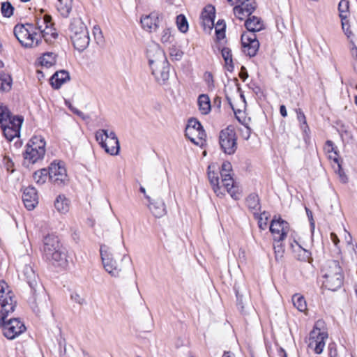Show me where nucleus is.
Masks as SVG:
<instances>
[{
    "label": "nucleus",
    "mask_w": 357,
    "mask_h": 357,
    "mask_svg": "<svg viewBox=\"0 0 357 357\" xmlns=\"http://www.w3.org/2000/svg\"><path fill=\"white\" fill-rule=\"evenodd\" d=\"M234 13L235 16L241 20H243L245 17L250 15L245 14V12L243 10V9L238 5L234 8Z\"/></svg>",
    "instance_id": "6e6d98bb"
},
{
    "label": "nucleus",
    "mask_w": 357,
    "mask_h": 357,
    "mask_svg": "<svg viewBox=\"0 0 357 357\" xmlns=\"http://www.w3.org/2000/svg\"><path fill=\"white\" fill-rule=\"evenodd\" d=\"M54 207L60 213L65 214L70 208V201L64 195H59L55 202Z\"/></svg>",
    "instance_id": "a878e982"
},
{
    "label": "nucleus",
    "mask_w": 357,
    "mask_h": 357,
    "mask_svg": "<svg viewBox=\"0 0 357 357\" xmlns=\"http://www.w3.org/2000/svg\"><path fill=\"white\" fill-rule=\"evenodd\" d=\"M13 33L22 46L26 48L37 47L42 43L41 36L35 31L33 23L15 25Z\"/></svg>",
    "instance_id": "20e7f679"
},
{
    "label": "nucleus",
    "mask_w": 357,
    "mask_h": 357,
    "mask_svg": "<svg viewBox=\"0 0 357 357\" xmlns=\"http://www.w3.org/2000/svg\"><path fill=\"white\" fill-rule=\"evenodd\" d=\"M245 26L248 31V33H255L264 29L262 21L256 16L249 17L245 22Z\"/></svg>",
    "instance_id": "5701e85b"
},
{
    "label": "nucleus",
    "mask_w": 357,
    "mask_h": 357,
    "mask_svg": "<svg viewBox=\"0 0 357 357\" xmlns=\"http://www.w3.org/2000/svg\"><path fill=\"white\" fill-rule=\"evenodd\" d=\"M245 203L248 209L254 215L258 214L257 212L260 210L261 205L259 196L257 194L252 193L249 195L245 199Z\"/></svg>",
    "instance_id": "393cba45"
},
{
    "label": "nucleus",
    "mask_w": 357,
    "mask_h": 357,
    "mask_svg": "<svg viewBox=\"0 0 357 357\" xmlns=\"http://www.w3.org/2000/svg\"><path fill=\"white\" fill-rule=\"evenodd\" d=\"M72 112L79 117L82 118V119L85 120L89 118L88 116H86L82 112L77 109V108H72Z\"/></svg>",
    "instance_id": "69168bd1"
},
{
    "label": "nucleus",
    "mask_w": 357,
    "mask_h": 357,
    "mask_svg": "<svg viewBox=\"0 0 357 357\" xmlns=\"http://www.w3.org/2000/svg\"><path fill=\"white\" fill-rule=\"evenodd\" d=\"M70 38L75 49L82 52L89 44V31L80 19H74L70 25Z\"/></svg>",
    "instance_id": "39448f33"
},
{
    "label": "nucleus",
    "mask_w": 357,
    "mask_h": 357,
    "mask_svg": "<svg viewBox=\"0 0 357 357\" xmlns=\"http://www.w3.org/2000/svg\"><path fill=\"white\" fill-rule=\"evenodd\" d=\"M183 52L176 45H172V47H169V55L172 59L176 61H179L181 59L183 56Z\"/></svg>",
    "instance_id": "de8ad7c7"
},
{
    "label": "nucleus",
    "mask_w": 357,
    "mask_h": 357,
    "mask_svg": "<svg viewBox=\"0 0 357 357\" xmlns=\"http://www.w3.org/2000/svg\"><path fill=\"white\" fill-rule=\"evenodd\" d=\"M321 272L324 278V285L331 291L340 289L344 282V274L337 260H329L324 265Z\"/></svg>",
    "instance_id": "7ed1b4c3"
},
{
    "label": "nucleus",
    "mask_w": 357,
    "mask_h": 357,
    "mask_svg": "<svg viewBox=\"0 0 357 357\" xmlns=\"http://www.w3.org/2000/svg\"><path fill=\"white\" fill-rule=\"evenodd\" d=\"M202 127L200 122L195 118L189 119L186 126V128H188V131L193 130L195 132L198 131Z\"/></svg>",
    "instance_id": "603ef678"
},
{
    "label": "nucleus",
    "mask_w": 357,
    "mask_h": 357,
    "mask_svg": "<svg viewBox=\"0 0 357 357\" xmlns=\"http://www.w3.org/2000/svg\"><path fill=\"white\" fill-rule=\"evenodd\" d=\"M241 7L247 15H251L257 7V3L255 0H243L238 5Z\"/></svg>",
    "instance_id": "4c0bfd02"
},
{
    "label": "nucleus",
    "mask_w": 357,
    "mask_h": 357,
    "mask_svg": "<svg viewBox=\"0 0 357 357\" xmlns=\"http://www.w3.org/2000/svg\"><path fill=\"white\" fill-rule=\"evenodd\" d=\"M204 80L206 82L208 89H213L214 88V80H213V77L212 73L210 72H206L204 73Z\"/></svg>",
    "instance_id": "4d7b16f0"
},
{
    "label": "nucleus",
    "mask_w": 357,
    "mask_h": 357,
    "mask_svg": "<svg viewBox=\"0 0 357 357\" xmlns=\"http://www.w3.org/2000/svg\"><path fill=\"white\" fill-rule=\"evenodd\" d=\"M221 150L227 155H233L237 149V137L233 128L227 127L219 134Z\"/></svg>",
    "instance_id": "6e6552de"
},
{
    "label": "nucleus",
    "mask_w": 357,
    "mask_h": 357,
    "mask_svg": "<svg viewBox=\"0 0 357 357\" xmlns=\"http://www.w3.org/2000/svg\"><path fill=\"white\" fill-rule=\"evenodd\" d=\"M294 305L300 311L304 312L307 309V305L304 297L300 294H294L292 296Z\"/></svg>",
    "instance_id": "c9c22d12"
},
{
    "label": "nucleus",
    "mask_w": 357,
    "mask_h": 357,
    "mask_svg": "<svg viewBox=\"0 0 357 357\" xmlns=\"http://www.w3.org/2000/svg\"><path fill=\"white\" fill-rule=\"evenodd\" d=\"M47 177L50 178L49 169H41L33 173V178L37 184L42 185L47 181Z\"/></svg>",
    "instance_id": "72a5a7b5"
},
{
    "label": "nucleus",
    "mask_w": 357,
    "mask_h": 357,
    "mask_svg": "<svg viewBox=\"0 0 357 357\" xmlns=\"http://www.w3.org/2000/svg\"><path fill=\"white\" fill-rule=\"evenodd\" d=\"M176 24L178 29L182 33H185L188 30V23L183 15H179L176 17Z\"/></svg>",
    "instance_id": "37998d69"
},
{
    "label": "nucleus",
    "mask_w": 357,
    "mask_h": 357,
    "mask_svg": "<svg viewBox=\"0 0 357 357\" xmlns=\"http://www.w3.org/2000/svg\"><path fill=\"white\" fill-rule=\"evenodd\" d=\"M337 131L338 132L340 133L341 137H344V136H349L350 135V132L348 130V127L344 124H341L338 129H337Z\"/></svg>",
    "instance_id": "052dcab7"
},
{
    "label": "nucleus",
    "mask_w": 357,
    "mask_h": 357,
    "mask_svg": "<svg viewBox=\"0 0 357 357\" xmlns=\"http://www.w3.org/2000/svg\"><path fill=\"white\" fill-rule=\"evenodd\" d=\"M72 112L79 117L82 118V119L85 120L89 118L88 116H86L82 112L77 109V108H72Z\"/></svg>",
    "instance_id": "338daca9"
},
{
    "label": "nucleus",
    "mask_w": 357,
    "mask_h": 357,
    "mask_svg": "<svg viewBox=\"0 0 357 357\" xmlns=\"http://www.w3.org/2000/svg\"><path fill=\"white\" fill-rule=\"evenodd\" d=\"M338 10L340 17L343 19L347 17V13L349 11V1L347 0H341L338 4Z\"/></svg>",
    "instance_id": "a18cd8bd"
},
{
    "label": "nucleus",
    "mask_w": 357,
    "mask_h": 357,
    "mask_svg": "<svg viewBox=\"0 0 357 357\" xmlns=\"http://www.w3.org/2000/svg\"><path fill=\"white\" fill-rule=\"evenodd\" d=\"M50 20H52V17L49 15H44L42 17H36L34 24L35 31L38 34H43V30H45V26L50 23Z\"/></svg>",
    "instance_id": "c756f323"
},
{
    "label": "nucleus",
    "mask_w": 357,
    "mask_h": 357,
    "mask_svg": "<svg viewBox=\"0 0 357 357\" xmlns=\"http://www.w3.org/2000/svg\"><path fill=\"white\" fill-rule=\"evenodd\" d=\"M7 317H1L0 326L3 335L8 340H13L26 330L24 324L18 319H6Z\"/></svg>",
    "instance_id": "1a4fd4ad"
},
{
    "label": "nucleus",
    "mask_w": 357,
    "mask_h": 357,
    "mask_svg": "<svg viewBox=\"0 0 357 357\" xmlns=\"http://www.w3.org/2000/svg\"><path fill=\"white\" fill-rule=\"evenodd\" d=\"M269 230L273 236L274 241H282L289 231V223L281 218L275 216L271 222Z\"/></svg>",
    "instance_id": "ddd939ff"
},
{
    "label": "nucleus",
    "mask_w": 357,
    "mask_h": 357,
    "mask_svg": "<svg viewBox=\"0 0 357 357\" xmlns=\"http://www.w3.org/2000/svg\"><path fill=\"white\" fill-rule=\"evenodd\" d=\"M296 245L291 244L293 251L296 253V258L300 261H307L310 257V252L303 248L296 241H294Z\"/></svg>",
    "instance_id": "2f4dec72"
},
{
    "label": "nucleus",
    "mask_w": 357,
    "mask_h": 357,
    "mask_svg": "<svg viewBox=\"0 0 357 357\" xmlns=\"http://www.w3.org/2000/svg\"><path fill=\"white\" fill-rule=\"evenodd\" d=\"M102 262L105 271L112 277H119L122 271V267L118 266L116 261L113 259L110 248L102 244L100 248Z\"/></svg>",
    "instance_id": "9b49d317"
},
{
    "label": "nucleus",
    "mask_w": 357,
    "mask_h": 357,
    "mask_svg": "<svg viewBox=\"0 0 357 357\" xmlns=\"http://www.w3.org/2000/svg\"><path fill=\"white\" fill-rule=\"evenodd\" d=\"M96 139L98 143H103V140H109V142L114 144L119 141L114 131L108 132L107 130L101 129L96 132Z\"/></svg>",
    "instance_id": "b1692460"
},
{
    "label": "nucleus",
    "mask_w": 357,
    "mask_h": 357,
    "mask_svg": "<svg viewBox=\"0 0 357 357\" xmlns=\"http://www.w3.org/2000/svg\"><path fill=\"white\" fill-rule=\"evenodd\" d=\"M324 149L327 153H332V152L334 153V154H335L334 158L335 157L337 158V156H338L337 149L335 146L334 143L332 141H331V140L326 141ZM330 158L333 159V157L330 156Z\"/></svg>",
    "instance_id": "864d4df0"
},
{
    "label": "nucleus",
    "mask_w": 357,
    "mask_h": 357,
    "mask_svg": "<svg viewBox=\"0 0 357 357\" xmlns=\"http://www.w3.org/2000/svg\"><path fill=\"white\" fill-rule=\"evenodd\" d=\"M0 304L1 307V317H8L15 310L16 301L14 300L11 291L8 290V285L4 280L0 281Z\"/></svg>",
    "instance_id": "9d476101"
},
{
    "label": "nucleus",
    "mask_w": 357,
    "mask_h": 357,
    "mask_svg": "<svg viewBox=\"0 0 357 357\" xmlns=\"http://www.w3.org/2000/svg\"><path fill=\"white\" fill-rule=\"evenodd\" d=\"M146 56L156 81L165 84L169 78V65L163 51L158 45H153L147 50Z\"/></svg>",
    "instance_id": "f257e3e1"
},
{
    "label": "nucleus",
    "mask_w": 357,
    "mask_h": 357,
    "mask_svg": "<svg viewBox=\"0 0 357 357\" xmlns=\"http://www.w3.org/2000/svg\"><path fill=\"white\" fill-rule=\"evenodd\" d=\"M146 199L149 202L150 211L155 218H162L167 213L166 206L162 199H153L149 195H146Z\"/></svg>",
    "instance_id": "dca6fc26"
},
{
    "label": "nucleus",
    "mask_w": 357,
    "mask_h": 357,
    "mask_svg": "<svg viewBox=\"0 0 357 357\" xmlns=\"http://www.w3.org/2000/svg\"><path fill=\"white\" fill-rule=\"evenodd\" d=\"M22 201L25 207L29 211L33 210L36 207L38 204V195L35 188L29 186L24 188Z\"/></svg>",
    "instance_id": "f3484780"
},
{
    "label": "nucleus",
    "mask_w": 357,
    "mask_h": 357,
    "mask_svg": "<svg viewBox=\"0 0 357 357\" xmlns=\"http://www.w3.org/2000/svg\"><path fill=\"white\" fill-rule=\"evenodd\" d=\"M255 218L257 219L258 226L260 229L265 230L268 226V220L269 219L270 215L268 213L264 211L261 214H257L255 215Z\"/></svg>",
    "instance_id": "ea45409f"
},
{
    "label": "nucleus",
    "mask_w": 357,
    "mask_h": 357,
    "mask_svg": "<svg viewBox=\"0 0 357 357\" xmlns=\"http://www.w3.org/2000/svg\"><path fill=\"white\" fill-rule=\"evenodd\" d=\"M234 290H235V293H236V298H237V305L241 307V311H243V306L242 305L243 304V302H242V295H241L239 294V291L236 289V287H234Z\"/></svg>",
    "instance_id": "0e129e2a"
},
{
    "label": "nucleus",
    "mask_w": 357,
    "mask_h": 357,
    "mask_svg": "<svg viewBox=\"0 0 357 357\" xmlns=\"http://www.w3.org/2000/svg\"><path fill=\"white\" fill-rule=\"evenodd\" d=\"M328 338V333L321 331L320 328L314 327L310 331L307 340V345L310 349L317 354L322 353L325 347V340Z\"/></svg>",
    "instance_id": "f8f14e48"
},
{
    "label": "nucleus",
    "mask_w": 357,
    "mask_h": 357,
    "mask_svg": "<svg viewBox=\"0 0 357 357\" xmlns=\"http://www.w3.org/2000/svg\"><path fill=\"white\" fill-rule=\"evenodd\" d=\"M50 180L57 185H61L64 183L66 180L67 174L64 166L59 162H52L50 167Z\"/></svg>",
    "instance_id": "2eb2a0df"
},
{
    "label": "nucleus",
    "mask_w": 357,
    "mask_h": 357,
    "mask_svg": "<svg viewBox=\"0 0 357 357\" xmlns=\"http://www.w3.org/2000/svg\"><path fill=\"white\" fill-rule=\"evenodd\" d=\"M196 133H197L196 135H197V141L199 142V145H202V140L206 137V133H205V131H204V130L203 128V126L198 131H197Z\"/></svg>",
    "instance_id": "680f3d73"
},
{
    "label": "nucleus",
    "mask_w": 357,
    "mask_h": 357,
    "mask_svg": "<svg viewBox=\"0 0 357 357\" xmlns=\"http://www.w3.org/2000/svg\"><path fill=\"white\" fill-rule=\"evenodd\" d=\"M208 177L212 188L217 189V185L219 184V178L215 172L211 171L210 166L208 167Z\"/></svg>",
    "instance_id": "09e8293b"
},
{
    "label": "nucleus",
    "mask_w": 357,
    "mask_h": 357,
    "mask_svg": "<svg viewBox=\"0 0 357 357\" xmlns=\"http://www.w3.org/2000/svg\"><path fill=\"white\" fill-rule=\"evenodd\" d=\"M276 244H274L273 248L275 251V259L278 260V259L282 257L283 253H284V247L282 245V243L280 242L275 241Z\"/></svg>",
    "instance_id": "5fc2aeb1"
},
{
    "label": "nucleus",
    "mask_w": 357,
    "mask_h": 357,
    "mask_svg": "<svg viewBox=\"0 0 357 357\" xmlns=\"http://www.w3.org/2000/svg\"><path fill=\"white\" fill-rule=\"evenodd\" d=\"M239 77L243 81H245L248 77V72L244 66L241 67V72L239 73Z\"/></svg>",
    "instance_id": "774afa93"
},
{
    "label": "nucleus",
    "mask_w": 357,
    "mask_h": 357,
    "mask_svg": "<svg viewBox=\"0 0 357 357\" xmlns=\"http://www.w3.org/2000/svg\"><path fill=\"white\" fill-rule=\"evenodd\" d=\"M14 8L8 1L2 2L1 5V12L3 17H10L13 15Z\"/></svg>",
    "instance_id": "79ce46f5"
},
{
    "label": "nucleus",
    "mask_w": 357,
    "mask_h": 357,
    "mask_svg": "<svg viewBox=\"0 0 357 357\" xmlns=\"http://www.w3.org/2000/svg\"><path fill=\"white\" fill-rule=\"evenodd\" d=\"M45 30H43V34H40L41 39H44L46 43L52 45L58 38V33L54 28V23L50 20V23L45 26Z\"/></svg>",
    "instance_id": "4be33fe9"
},
{
    "label": "nucleus",
    "mask_w": 357,
    "mask_h": 357,
    "mask_svg": "<svg viewBox=\"0 0 357 357\" xmlns=\"http://www.w3.org/2000/svg\"><path fill=\"white\" fill-rule=\"evenodd\" d=\"M196 132L193 130H190L188 131V128H185V135L187 138H188L192 143L195 144L199 145V142H197L196 138L194 137L195 135H196Z\"/></svg>",
    "instance_id": "13d9d810"
},
{
    "label": "nucleus",
    "mask_w": 357,
    "mask_h": 357,
    "mask_svg": "<svg viewBox=\"0 0 357 357\" xmlns=\"http://www.w3.org/2000/svg\"><path fill=\"white\" fill-rule=\"evenodd\" d=\"M31 294L29 303L33 312L38 316L47 312L50 310V299L43 287L39 285L36 291H31Z\"/></svg>",
    "instance_id": "0eeeda50"
},
{
    "label": "nucleus",
    "mask_w": 357,
    "mask_h": 357,
    "mask_svg": "<svg viewBox=\"0 0 357 357\" xmlns=\"http://www.w3.org/2000/svg\"><path fill=\"white\" fill-rule=\"evenodd\" d=\"M241 43L243 51L246 55L250 57L256 55L259 47V43L255 33H243L241 36Z\"/></svg>",
    "instance_id": "4468645a"
},
{
    "label": "nucleus",
    "mask_w": 357,
    "mask_h": 357,
    "mask_svg": "<svg viewBox=\"0 0 357 357\" xmlns=\"http://www.w3.org/2000/svg\"><path fill=\"white\" fill-rule=\"evenodd\" d=\"M6 119H3V116L1 115L0 126L3 132V135H4L5 137L8 140L11 141L15 137L20 136V131H19V126H17V127H16V126H14V128H12L8 126V123H6ZM20 121H17V123H20ZM17 125H19V124H17Z\"/></svg>",
    "instance_id": "aec40b11"
},
{
    "label": "nucleus",
    "mask_w": 357,
    "mask_h": 357,
    "mask_svg": "<svg viewBox=\"0 0 357 357\" xmlns=\"http://www.w3.org/2000/svg\"><path fill=\"white\" fill-rule=\"evenodd\" d=\"M70 79L69 73L66 70L56 72L50 78V84L54 89H59L63 84Z\"/></svg>",
    "instance_id": "412c9836"
},
{
    "label": "nucleus",
    "mask_w": 357,
    "mask_h": 357,
    "mask_svg": "<svg viewBox=\"0 0 357 357\" xmlns=\"http://www.w3.org/2000/svg\"><path fill=\"white\" fill-rule=\"evenodd\" d=\"M99 144L108 154L111 155H116L119 154L120 150L119 141H117V143L115 142L114 144H112V142H109V140H103V143H99Z\"/></svg>",
    "instance_id": "c85d7f7f"
},
{
    "label": "nucleus",
    "mask_w": 357,
    "mask_h": 357,
    "mask_svg": "<svg viewBox=\"0 0 357 357\" xmlns=\"http://www.w3.org/2000/svg\"><path fill=\"white\" fill-rule=\"evenodd\" d=\"M333 160L337 164V169H335V172L338 174L340 181L344 183H347L348 181V177L342 167L340 160L338 158L336 157L333 158Z\"/></svg>",
    "instance_id": "a19ab883"
},
{
    "label": "nucleus",
    "mask_w": 357,
    "mask_h": 357,
    "mask_svg": "<svg viewBox=\"0 0 357 357\" xmlns=\"http://www.w3.org/2000/svg\"><path fill=\"white\" fill-rule=\"evenodd\" d=\"M232 169L231 164L228 162L225 161L222 163L221 167V171L220 174L222 178L228 177L230 176V172Z\"/></svg>",
    "instance_id": "3c124183"
},
{
    "label": "nucleus",
    "mask_w": 357,
    "mask_h": 357,
    "mask_svg": "<svg viewBox=\"0 0 357 357\" xmlns=\"http://www.w3.org/2000/svg\"><path fill=\"white\" fill-rule=\"evenodd\" d=\"M41 66L50 68L56 62V54L53 52H46L40 58Z\"/></svg>",
    "instance_id": "473e14b6"
},
{
    "label": "nucleus",
    "mask_w": 357,
    "mask_h": 357,
    "mask_svg": "<svg viewBox=\"0 0 357 357\" xmlns=\"http://www.w3.org/2000/svg\"><path fill=\"white\" fill-rule=\"evenodd\" d=\"M215 7L212 5H207L204 8V10L202 13V17H209L210 18H215Z\"/></svg>",
    "instance_id": "8fccbe9b"
},
{
    "label": "nucleus",
    "mask_w": 357,
    "mask_h": 357,
    "mask_svg": "<svg viewBox=\"0 0 357 357\" xmlns=\"http://www.w3.org/2000/svg\"><path fill=\"white\" fill-rule=\"evenodd\" d=\"M22 275L24 277V280L26 281L27 284L30 287L31 291H36V289H38L39 285H41L38 281V276L31 266L26 265L24 266L22 271Z\"/></svg>",
    "instance_id": "a211bd4d"
},
{
    "label": "nucleus",
    "mask_w": 357,
    "mask_h": 357,
    "mask_svg": "<svg viewBox=\"0 0 357 357\" xmlns=\"http://www.w3.org/2000/svg\"><path fill=\"white\" fill-rule=\"evenodd\" d=\"M197 103L199 105V109L202 114L206 115L210 112L211 106L210 98L208 95H199L198 97Z\"/></svg>",
    "instance_id": "bb28decb"
},
{
    "label": "nucleus",
    "mask_w": 357,
    "mask_h": 357,
    "mask_svg": "<svg viewBox=\"0 0 357 357\" xmlns=\"http://www.w3.org/2000/svg\"><path fill=\"white\" fill-rule=\"evenodd\" d=\"M226 24L224 20H218L215 26L217 40H220L225 37Z\"/></svg>",
    "instance_id": "58836bf2"
},
{
    "label": "nucleus",
    "mask_w": 357,
    "mask_h": 357,
    "mask_svg": "<svg viewBox=\"0 0 357 357\" xmlns=\"http://www.w3.org/2000/svg\"><path fill=\"white\" fill-rule=\"evenodd\" d=\"M56 8L63 17H68L72 10V0H58Z\"/></svg>",
    "instance_id": "cd10ccee"
},
{
    "label": "nucleus",
    "mask_w": 357,
    "mask_h": 357,
    "mask_svg": "<svg viewBox=\"0 0 357 357\" xmlns=\"http://www.w3.org/2000/svg\"><path fill=\"white\" fill-rule=\"evenodd\" d=\"M45 141L41 136H33L26 145L24 153L26 162L34 164L43 159L45 154Z\"/></svg>",
    "instance_id": "423d86ee"
},
{
    "label": "nucleus",
    "mask_w": 357,
    "mask_h": 357,
    "mask_svg": "<svg viewBox=\"0 0 357 357\" xmlns=\"http://www.w3.org/2000/svg\"><path fill=\"white\" fill-rule=\"evenodd\" d=\"M43 256L46 260L55 266L67 265V255L65 249L54 235H47L43 239Z\"/></svg>",
    "instance_id": "f03ea898"
},
{
    "label": "nucleus",
    "mask_w": 357,
    "mask_h": 357,
    "mask_svg": "<svg viewBox=\"0 0 357 357\" xmlns=\"http://www.w3.org/2000/svg\"><path fill=\"white\" fill-rule=\"evenodd\" d=\"M222 182L223 185L227 189V192L231 195V197L234 199L237 200L240 198V194L236 193V190L234 189V179L232 177L228 176L222 178Z\"/></svg>",
    "instance_id": "7c9ffc66"
},
{
    "label": "nucleus",
    "mask_w": 357,
    "mask_h": 357,
    "mask_svg": "<svg viewBox=\"0 0 357 357\" xmlns=\"http://www.w3.org/2000/svg\"><path fill=\"white\" fill-rule=\"evenodd\" d=\"M297 119L298 121L301 123V128L305 132H307V130H309V127L307 124L306 118L301 109H296Z\"/></svg>",
    "instance_id": "c03bdc74"
},
{
    "label": "nucleus",
    "mask_w": 357,
    "mask_h": 357,
    "mask_svg": "<svg viewBox=\"0 0 357 357\" xmlns=\"http://www.w3.org/2000/svg\"><path fill=\"white\" fill-rule=\"evenodd\" d=\"M160 40L164 44H171L174 41V36L172 35L170 29H165L163 30Z\"/></svg>",
    "instance_id": "49530a36"
},
{
    "label": "nucleus",
    "mask_w": 357,
    "mask_h": 357,
    "mask_svg": "<svg viewBox=\"0 0 357 357\" xmlns=\"http://www.w3.org/2000/svg\"><path fill=\"white\" fill-rule=\"evenodd\" d=\"M12 78L8 74L0 75V90L8 91L11 89Z\"/></svg>",
    "instance_id": "e433bc0d"
},
{
    "label": "nucleus",
    "mask_w": 357,
    "mask_h": 357,
    "mask_svg": "<svg viewBox=\"0 0 357 357\" xmlns=\"http://www.w3.org/2000/svg\"><path fill=\"white\" fill-rule=\"evenodd\" d=\"M70 297H71V299H72L73 301H75V302H76V303H79V304H80V305H82V304H84V303H85V300H84V298H82V297H81V296H80L78 294H77V293H73V294H71Z\"/></svg>",
    "instance_id": "e2e57ef3"
},
{
    "label": "nucleus",
    "mask_w": 357,
    "mask_h": 357,
    "mask_svg": "<svg viewBox=\"0 0 357 357\" xmlns=\"http://www.w3.org/2000/svg\"><path fill=\"white\" fill-rule=\"evenodd\" d=\"M214 19L215 18H210L208 17H202V26H204V28L206 29V28H208V29H211L213 26H214Z\"/></svg>",
    "instance_id": "bf43d9fd"
},
{
    "label": "nucleus",
    "mask_w": 357,
    "mask_h": 357,
    "mask_svg": "<svg viewBox=\"0 0 357 357\" xmlns=\"http://www.w3.org/2000/svg\"><path fill=\"white\" fill-rule=\"evenodd\" d=\"M142 28L149 32L155 31L159 26L160 19L157 14L151 13L141 18Z\"/></svg>",
    "instance_id": "6ab92c4d"
},
{
    "label": "nucleus",
    "mask_w": 357,
    "mask_h": 357,
    "mask_svg": "<svg viewBox=\"0 0 357 357\" xmlns=\"http://www.w3.org/2000/svg\"><path fill=\"white\" fill-rule=\"evenodd\" d=\"M222 56L225 60V64L227 66V70L232 71L234 66L232 60L231 51L229 47H223L221 50Z\"/></svg>",
    "instance_id": "f704fd0d"
}]
</instances>
